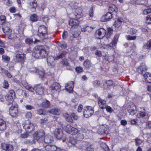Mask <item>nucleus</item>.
Masks as SVG:
<instances>
[{"instance_id": "f257e3e1", "label": "nucleus", "mask_w": 151, "mask_h": 151, "mask_svg": "<svg viewBox=\"0 0 151 151\" xmlns=\"http://www.w3.org/2000/svg\"><path fill=\"white\" fill-rule=\"evenodd\" d=\"M32 56L37 58H45L47 55L45 47L42 46H38L36 47L32 53Z\"/></svg>"}, {"instance_id": "f03ea898", "label": "nucleus", "mask_w": 151, "mask_h": 151, "mask_svg": "<svg viewBox=\"0 0 151 151\" xmlns=\"http://www.w3.org/2000/svg\"><path fill=\"white\" fill-rule=\"evenodd\" d=\"M147 69L145 64L142 63L137 68V71L139 73L142 75L144 78V80L146 82L151 83V74L148 73H146V70Z\"/></svg>"}, {"instance_id": "7ed1b4c3", "label": "nucleus", "mask_w": 151, "mask_h": 151, "mask_svg": "<svg viewBox=\"0 0 151 151\" xmlns=\"http://www.w3.org/2000/svg\"><path fill=\"white\" fill-rule=\"evenodd\" d=\"M138 111L139 113L137 115V117L140 118V122L143 123L148 121V115L147 113L146 112L145 109L143 107H139Z\"/></svg>"}, {"instance_id": "20e7f679", "label": "nucleus", "mask_w": 151, "mask_h": 151, "mask_svg": "<svg viewBox=\"0 0 151 151\" xmlns=\"http://www.w3.org/2000/svg\"><path fill=\"white\" fill-rule=\"evenodd\" d=\"M8 105H11L9 110L10 115L12 117L17 116L18 114V105L15 102H12Z\"/></svg>"}, {"instance_id": "39448f33", "label": "nucleus", "mask_w": 151, "mask_h": 151, "mask_svg": "<svg viewBox=\"0 0 151 151\" xmlns=\"http://www.w3.org/2000/svg\"><path fill=\"white\" fill-rule=\"evenodd\" d=\"M37 35L42 39L47 37V33L46 27L44 25L40 26L38 29Z\"/></svg>"}, {"instance_id": "423d86ee", "label": "nucleus", "mask_w": 151, "mask_h": 151, "mask_svg": "<svg viewBox=\"0 0 151 151\" xmlns=\"http://www.w3.org/2000/svg\"><path fill=\"white\" fill-rule=\"evenodd\" d=\"M23 125L24 128L28 132H31L34 130V125L29 120L25 121Z\"/></svg>"}, {"instance_id": "0eeeda50", "label": "nucleus", "mask_w": 151, "mask_h": 151, "mask_svg": "<svg viewBox=\"0 0 151 151\" xmlns=\"http://www.w3.org/2000/svg\"><path fill=\"white\" fill-rule=\"evenodd\" d=\"M54 134L55 137L58 139H60L63 138V142H64L65 140V137L63 133V131L61 129H55Z\"/></svg>"}, {"instance_id": "6e6552de", "label": "nucleus", "mask_w": 151, "mask_h": 151, "mask_svg": "<svg viewBox=\"0 0 151 151\" xmlns=\"http://www.w3.org/2000/svg\"><path fill=\"white\" fill-rule=\"evenodd\" d=\"M94 110L92 107L90 106H86V108L83 111L84 116L86 118L91 116L94 113Z\"/></svg>"}, {"instance_id": "1a4fd4ad", "label": "nucleus", "mask_w": 151, "mask_h": 151, "mask_svg": "<svg viewBox=\"0 0 151 151\" xmlns=\"http://www.w3.org/2000/svg\"><path fill=\"white\" fill-rule=\"evenodd\" d=\"M45 134L44 131L43 129H40L35 132L33 134V137L35 140H38L44 136Z\"/></svg>"}, {"instance_id": "9d476101", "label": "nucleus", "mask_w": 151, "mask_h": 151, "mask_svg": "<svg viewBox=\"0 0 151 151\" xmlns=\"http://www.w3.org/2000/svg\"><path fill=\"white\" fill-rule=\"evenodd\" d=\"M65 131L67 133L72 135L76 134L78 132V130L77 129L68 125H67L65 128Z\"/></svg>"}, {"instance_id": "9b49d317", "label": "nucleus", "mask_w": 151, "mask_h": 151, "mask_svg": "<svg viewBox=\"0 0 151 151\" xmlns=\"http://www.w3.org/2000/svg\"><path fill=\"white\" fill-rule=\"evenodd\" d=\"M82 9L80 7H78L75 8L73 9V14L75 16L76 18L79 19L82 16Z\"/></svg>"}, {"instance_id": "f8f14e48", "label": "nucleus", "mask_w": 151, "mask_h": 151, "mask_svg": "<svg viewBox=\"0 0 151 151\" xmlns=\"http://www.w3.org/2000/svg\"><path fill=\"white\" fill-rule=\"evenodd\" d=\"M35 91L39 95H42L44 94V88L41 84L36 85L35 86Z\"/></svg>"}, {"instance_id": "ddd939ff", "label": "nucleus", "mask_w": 151, "mask_h": 151, "mask_svg": "<svg viewBox=\"0 0 151 151\" xmlns=\"http://www.w3.org/2000/svg\"><path fill=\"white\" fill-rule=\"evenodd\" d=\"M25 59V55L24 54H16L15 56V62L23 63Z\"/></svg>"}, {"instance_id": "4468645a", "label": "nucleus", "mask_w": 151, "mask_h": 151, "mask_svg": "<svg viewBox=\"0 0 151 151\" xmlns=\"http://www.w3.org/2000/svg\"><path fill=\"white\" fill-rule=\"evenodd\" d=\"M33 70H30L31 72L37 73L39 75V77L42 79H44V76L45 73L44 70L42 68H40L38 69H37L36 68H35Z\"/></svg>"}, {"instance_id": "2eb2a0df", "label": "nucleus", "mask_w": 151, "mask_h": 151, "mask_svg": "<svg viewBox=\"0 0 151 151\" xmlns=\"http://www.w3.org/2000/svg\"><path fill=\"white\" fill-rule=\"evenodd\" d=\"M60 84L57 82L54 83L50 87V89L52 92L55 91H59L60 89Z\"/></svg>"}, {"instance_id": "dca6fc26", "label": "nucleus", "mask_w": 151, "mask_h": 151, "mask_svg": "<svg viewBox=\"0 0 151 151\" xmlns=\"http://www.w3.org/2000/svg\"><path fill=\"white\" fill-rule=\"evenodd\" d=\"M106 31L104 28H101L96 30V35L100 37L99 39L103 38L106 35Z\"/></svg>"}, {"instance_id": "f3484780", "label": "nucleus", "mask_w": 151, "mask_h": 151, "mask_svg": "<svg viewBox=\"0 0 151 151\" xmlns=\"http://www.w3.org/2000/svg\"><path fill=\"white\" fill-rule=\"evenodd\" d=\"M29 7L32 11H35L37 6V1L36 0H29Z\"/></svg>"}, {"instance_id": "a211bd4d", "label": "nucleus", "mask_w": 151, "mask_h": 151, "mask_svg": "<svg viewBox=\"0 0 151 151\" xmlns=\"http://www.w3.org/2000/svg\"><path fill=\"white\" fill-rule=\"evenodd\" d=\"M74 86L73 82L72 81H71L70 82L66 84L65 86V89L66 90L68 91L69 93H71L72 92Z\"/></svg>"}, {"instance_id": "6ab92c4d", "label": "nucleus", "mask_w": 151, "mask_h": 151, "mask_svg": "<svg viewBox=\"0 0 151 151\" xmlns=\"http://www.w3.org/2000/svg\"><path fill=\"white\" fill-rule=\"evenodd\" d=\"M79 23V21L75 19H70L69 22V24L71 27L78 26Z\"/></svg>"}, {"instance_id": "aec40b11", "label": "nucleus", "mask_w": 151, "mask_h": 151, "mask_svg": "<svg viewBox=\"0 0 151 151\" xmlns=\"http://www.w3.org/2000/svg\"><path fill=\"white\" fill-rule=\"evenodd\" d=\"M113 17V15L111 12H108L103 16L102 18H104L103 22H106L109 21Z\"/></svg>"}, {"instance_id": "412c9836", "label": "nucleus", "mask_w": 151, "mask_h": 151, "mask_svg": "<svg viewBox=\"0 0 151 151\" xmlns=\"http://www.w3.org/2000/svg\"><path fill=\"white\" fill-rule=\"evenodd\" d=\"M136 107L135 105H133L130 106V108L128 109L127 111L129 113L130 115L133 116L137 112Z\"/></svg>"}, {"instance_id": "4be33fe9", "label": "nucleus", "mask_w": 151, "mask_h": 151, "mask_svg": "<svg viewBox=\"0 0 151 151\" xmlns=\"http://www.w3.org/2000/svg\"><path fill=\"white\" fill-rule=\"evenodd\" d=\"M55 60V58H54L52 56H49L47 59V62L48 65L50 67H52L54 65V61Z\"/></svg>"}, {"instance_id": "5701e85b", "label": "nucleus", "mask_w": 151, "mask_h": 151, "mask_svg": "<svg viewBox=\"0 0 151 151\" xmlns=\"http://www.w3.org/2000/svg\"><path fill=\"white\" fill-rule=\"evenodd\" d=\"M15 98V93L14 91L13 90H10L9 91V94L8 96V101H9V99L10 100V103H12V102H13V99Z\"/></svg>"}, {"instance_id": "b1692460", "label": "nucleus", "mask_w": 151, "mask_h": 151, "mask_svg": "<svg viewBox=\"0 0 151 151\" xmlns=\"http://www.w3.org/2000/svg\"><path fill=\"white\" fill-rule=\"evenodd\" d=\"M47 151H55L56 146L54 145H47L45 147Z\"/></svg>"}, {"instance_id": "393cba45", "label": "nucleus", "mask_w": 151, "mask_h": 151, "mask_svg": "<svg viewBox=\"0 0 151 151\" xmlns=\"http://www.w3.org/2000/svg\"><path fill=\"white\" fill-rule=\"evenodd\" d=\"M6 128L5 122L3 119H0V131H4Z\"/></svg>"}, {"instance_id": "a878e982", "label": "nucleus", "mask_w": 151, "mask_h": 151, "mask_svg": "<svg viewBox=\"0 0 151 151\" xmlns=\"http://www.w3.org/2000/svg\"><path fill=\"white\" fill-rule=\"evenodd\" d=\"M53 140L52 137L50 135H46L45 136L44 139V142L46 143H49L51 142Z\"/></svg>"}, {"instance_id": "bb28decb", "label": "nucleus", "mask_w": 151, "mask_h": 151, "mask_svg": "<svg viewBox=\"0 0 151 151\" xmlns=\"http://www.w3.org/2000/svg\"><path fill=\"white\" fill-rule=\"evenodd\" d=\"M119 37V35L117 34L115 35L113 40H112L111 43V46L113 47L116 46V44L118 41V39Z\"/></svg>"}, {"instance_id": "cd10ccee", "label": "nucleus", "mask_w": 151, "mask_h": 151, "mask_svg": "<svg viewBox=\"0 0 151 151\" xmlns=\"http://www.w3.org/2000/svg\"><path fill=\"white\" fill-rule=\"evenodd\" d=\"M67 53V52L65 51H62L58 55L55 57V60H58L60 59L63 58L64 59Z\"/></svg>"}, {"instance_id": "c85d7f7f", "label": "nucleus", "mask_w": 151, "mask_h": 151, "mask_svg": "<svg viewBox=\"0 0 151 151\" xmlns=\"http://www.w3.org/2000/svg\"><path fill=\"white\" fill-rule=\"evenodd\" d=\"M41 106L45 108H50V102L47 100L43 101L40 104Z\"/></svg>"}, {"instance_id": "c756f323", "label": "nucleus", "mask_w": 151, "mask_h": 151, "mask_svg": "<svg viewBox=\"0 0 151 151\" xmlns=\"http://www.w3.org/2000/svg\"><path fill=\"white\" fill-rule=\"evenodd\" d=\"M98 104L100 108L102 109H105L106 106V102L102 99H100L99 100Z\"/></svg>"}, {"instance_id": "7c9ffc66", "label": "nucleus", "mask_w": 151, "mask_h": 151, "mask_svg": "<svg viewBox=\"0 0 151 151\" xmlns=\"http://www.w3.org/2000/svg\"><path fill=\"white\" fill-rule=\"evenodd\" d=\"M2 29L4 32L7 35L12 32V30L9 27L6 26H3Z\"/></svg>"}, {"instance_id": "2f4dec72", "label": "nucleus", "mask_w": 151, "mask_h": 151, "mask_svg": "<svg viewBox=\"0 0 151 151\" xmlns=\"http://www.w3.org/2000/svg\"><path fill=\"white\" fill-rule=\"evenodd\" d=\"M83 65L87 69H89L91 66V63L88 59H87L84 61Z\"/></svg>"}, {"instance_id": "473e14b6", "label": "nucleus", "mask_w": 151, "mask_h": 151, "mask_svg": "<svg viewBox=\"0 0 151 151\" xmlns=\"http://www.w3.org/2000/svg\"><path fill=\"white\" fill-rule=\"evenodd\" d=\"M14 49L16 50V52H19L22 53V46L19 44L16 45L15 46Z\"/></svg>"}, {"instance_id": "72a5a7b5", "label": "nucleus", "mask_w": 151, "mask_h": 151, "mask_svg": "<svg viewBox=\"0 0 151 151\" xmlns=\"http://www.w3.org/2000/svg\"><path fill=\"white\" fill-rule=\"evenodd\" d=\"M63 116L66 120L68 122H72L73 121L71 116L69 114L65 113L63 114Z\"/></svg>"}, {"instance_id": "f704fd0d", "label": "nucleus", "mask_w": 151, "mask_h": 151, "mask_svg": "<svg viewBox=\"0 0 151 151\" xmlns=\"http://www.w3.org/2000/svg\"><path fill=\"white\" fill-rule=\"evenodd\" d=\"M30 20L32 22H35L39 19V17L36 14H32L30 17Z\"/></svg>"}, {"instance_id": "c9c22d12", "label": "nucleus", "mask_w": 151, "mask_h": 151, "mask_svg": "<svg viewBox=\"0 0 151 151\" xmlns=\"http://www.w3.org/2000/svg\"><path fill=\"white\" fill-rule=\"evenodd\" d=\"M7 38L10 40H14L17 38L16 34L12 32L10 33L9 34V35H7Z\"/></svg>"}, {"instance_id": "e433bc0d", "label": "nucleus", "mask_w": 151, "mask_h": 151, "mask_svg": "<svg viewBox=\"0 0 151 151\" xmlns=\"http://www.w3.org/2000/svg\"><path fill=\"white\" fill-rule=\"evenodd\" d=\"M103 130L102 133H101V134H107L108 133V129L107 127H100L99 128V131H100V130Z\"/></svg>"}, {"instance_id": "4c0bfd02", "label": "nucleus", "mask_w": 151, "mask_h": 151, "mask_svg": "<svg viewBox=\"0 0 151 151\" xmlns=\"http://www.w3.org/2000/svg\"><path fill=\"white\" fill-rule=\"evenodd\" d=\"M58 45L61 48H66L67 46L66 43L64 41L58 42L57 43Z\"/></svg>"}, {"instance_id": "58836bf2", "label": "nucleus", "mask_w": 151, "mask_h": 151, "mask_svg": "<svg viewBox=\"0 0 151 151\" xmlns=\"http://www.w3.org/2000/svg\"><path fill=\"white\" fill-rule=\"evenodd\" d=\"M84 135L82 132L79 133L76 136V139L78 141H81L83 139Z\"/></svg>"}, {"instance_id": "ea45409f", "label": "nucleus", "mask_w": 151, "mask_h": 151, "mask_svg": "<svg viewBox=\"0 0 151 151\" xmlns=\"http://www.w3.org/2000/svg\"><path fill=\"white\" fill-rule=\"evenodd\" d=\"M93 29V28L91 27L87 26L82 28V31L84 32H90L92 31Z\"/></svg>"}, {"instance_id": "a19ab883", "label": "nucleus", "mask_w": 151, "mask_h": 151, "mask_svg": "<svg viewBox=\"0 0 151 151\" xmlns=\"http://www.w3.org/2000/svg\"><path fill=\"white\" fill-rule=\"evenodd\" d=\"M10 60V58L8 56L4 55L2 56V60L3 62L8 63Z\"/></svg>"}, {"instance_id": "79ce46f5", "label": "nucleus", "mask_w": 151, "mask_h": 151, "mask_svg": "<svg viewBox=\"0 0 151 151\" xmlns=\"http://www.w3.org/2000/svg\"><path fill=\"white\" fill-rule=\"evenodd\" d=\"M48 112L55 115H58L59 113L57 109H53L48 110Z\"/></svg>"}, {"instance_id": "37998d69", "label": "nucleus", "mask_w": 151, "mask_h": 151, "mask_svg": "<svg viewBox=\"0 0 151 151\" xmlns=\"http://www.w3.org/2000/svg\"><path fill=\"white\" fill-rule=\"evenodd\" d=\"M24 143L27 145H32L33 144H35L36 143L35 140L33 139L32 140L30 139H27L24 142Z\"/></svg>"}, {"instance_id": "c03bdc74", "label": "nucleus", "mask_w": 151, "mask_h": 151, "mask_svg": "<svg viewBox=\"0 0 151 151\" xmlns=\"http://www.w3.org/2000/svg\"><path fill=\"white\" fill-rule=\"evenodd\" d=\"M77 141L76 139H75L74 137H69V142L72 145H75L77 143Z\"/></svg>"}, {"instance_id": "a18cd8bd", "label": "nucleus", "mask_w": 151, "mask_h": 151, "mask_svg": "<svg viewBox=\"0 0 151 151\" xmlns=\"http://www.w3.org/2000/svg\"><path fill=\"white\" fill-rule=\"evenodd\" d=\"M113 29L111 28H108V32L106 35V37L107 39L109 38L113 32Z\"/></svg>"}, {"instance_id": "49530a36", "label": "nucleus", "mask_w": 151, "mask_h": 151, "mask_svg": "<svg viewBox=\"0 0 151 151\" xmlns=\"http://www.w3.org/2000/svg\"><path fill=\"white\" fill-rule=\"evenodd\" d=\"M122 21L120 19H117V20L115 21L114 25L115 27H118L121 24Z\"/></svg>"}, {"instance_id": "de8ad7c7", "label": "nucleus", "mask_w": 151, "mask_h": 151, "mask_svg": "<svg viewBox=\"0 0 151 151\" xmlns=\"http://www.w3.org/2000/svg\"><path fill=\"white\" fill-rule=\"evenodd\" d=\"M92 83L94 87H98L100 84V81L99 80H95Z\"/></svg>"}, {"instance_id": "09e8293b", "label": "nucleus", "mask_w": 151, "mask_h": 151, "mask_svg": "<svg viewBox=\"0 0 151 151\" xmlns=\"http://www.w3.org/2000/svg\"><path fill=\"white\" fill-rule=\"evenodd\" d=\"M6 21V17L5 16L1 15L0 16V24H3Z\"/></svg>"}, {"instance_id": "8fccbe9b", "label": "nucleus", "mask_w": 151, "mask_h": 151, "mask_svg": "<svg viewBox=\"0 0 151 151\" xmlns=\"http://www.w3.org/2000/svg\"><path fill=\"white\" fill-rule=\"evenodd\" d=\"M109 9L112 11L115 12H117L118 11V8L114 5H112L109 7Z\"/></svg>"}, {"instance_id": "3c124183", "label": "nucleus", "mask_w": 151, "mask_h": 151, "mask_svg": "<svg viewBox=\"0 0 151 151\" xmlns=\"http://www.w3.org/2000/svg\"><path fill=\"white\" fill-rule=\"evenodd\" d=\"M151 48V46L149 42H147L146 44L144 45L143 47V48L144 50L149 49Z\"/></svg>"}, {"instance_id": "603ef678", "label": "nucleus", "mask_w": 151, "mask_h": 151, "mask_svg": "<svg viewBox=\"0 0 151 151\" xmlns=\"http://www.w3.org/2000/svg\"><path fill=\"white\" fill-rule=\"evenodd\" d=\"M126 39L129 40H134L136 39V36H131L129 35H127L126 36Z\"/></svg>"}, {"instance_id": "864d4df0", "label": "nucleus", "mask_w": 151, "mask_h": 151, "mask_svg": "<svg viewBox=\"0 0 151 151\" xmlns=\"http://www.w3.org/2000/svg\"><path fill=\"white\" fill-rule=\"evenodd\" d=\"M146 23L148 24H151V15H149L146 17Z\"/></svg>"}, {"instance_id": "5fc2aeb1", "label": "nucleus", "mask_w": 151, "mask_h": 151, "mask_svg": "<svg viewBox=\"0 0 151 151\" xmlns=\"http://www.w3.org/2000/svg\"><path fill=\"white\" fill-rule=\"evenodd\" d=\"M151 12V8L143 10V14L144 15H146Z\"/></svg>"}, {"instance_id": "6e6d98bb", "label": "nucleus", "mask_w": 151, "mask_h": 151, "mask_svg": "<svg viewBox=\"0 0 151 151\" xmlns=\"http://www.w3.org/2000/svg\"><path fill=\"white\" fill-rule=\"evenodd\" d=\"M136 142V145L137 146L140 145L142 142V140L137 138L135 139Z\"/></svg>"}, {"instance_id": "4d7b16f0", "label": "nucleus", "mask_w": 151, "mask_h": 151, "mask_svg": "<svg viewBox=\"0 0 151 151\" xmlns=\"http://www.w3.org/2000/svg\"><path fill=\"white\" fill-rule=\"evenodd\" d=\"M85 151H94V149L92 145H91L86 147Z\"/></svg>"}, {"instance_id": "13d9d810", "label": "nucleus", "mask_w": 151, "mask_h": 151, "mask_svg": "<svg viewBox=\"0 0 151 151\" xmlns=\"http://www.w3.org/2000/svg\"><path fill=\"white\" fill-rule=\"evenodd\" d=\"M3 87L5 88H7L9 87V85L8 81L6 80H4L3 83Z\"/></svg>"}, {"instance_id": "bf43d9fd", "label": "nucleus", "mask_w": 151, "mask_h": 151, "mask_svg": "<svg viewBox=\"0 0 151 151\" xmlns=\"http://www.w3.org/2000/svg\"><path fill=\"white\" fill-rule=\"evenodd\" d=\"M37 114L39 115H45V113L43 112V110L42 109H40L37 110Z\"/></svg>"}, {"instance_id": "052dcab7", "label": "nucleus", "mask_w": 151, "mask_h": 151, "mask_svg": "<svg viewBox=\"0 0 151 151\" xmlns=\"http://www.w3.org/2000/svg\"><path fill=\"white\" fill-rule=\"evenodd\" d=\"M29 135V134L26 132L23 134H21L20 135V137L22 138H27Z\"/></svg>"}, {"instance_id": "680f3d73", "label": "nucleus", "mask_w": 151, "mask_h": 151, "mask_svg": "<svg viewBox=\"0 0 151 151\" xmlns=\"http://www.w3.org/2000/svg\"><path fill=\"white\" fill-rule=\"evenodd\" d=\"M89 15L91 17L93 15V7H91L88 13Z\"/></svg>"}, {"instance_id": "e2e57ef3", "label": "nucleus", "mask_w": 151, "mask_h": 151, "mask_svg": "<svg viewBox=\"0 0 151 151\" xmlns=\"http://www.w3.org/2000/svg\"><path fill=\"white\" fill-rule=\"evenodd\" d=\"M76 71L78 73H80L83 71V68L81 67H76L75 68Z\"/></svg>"}, {"instance_id": "0e129e2a", "label": "nucleus", "mask_w": 151, "mask_h": 151, "mask_svg": "<svg viewBox=\"0 0 151 151\" xmlns=\"http://www.w3.org/2000/svg\"><path fill=\"white\" fill-rule=\"evenodd\" d=\"M26 43L28 44H30L33 43L32 39L27 38L25 40Z\"/></svg>"}, {"instance_id": "69168bd1", "label": "nucleus", "mask_w": 151, "mask_h": 151, "mask_svg": "<svg viewBox=\"0 0 151 151\" xmlns=\"http://www.w3.org/2000/svg\"><path fill=\"white\" fill-rule=\"evenodd\" d=\"M47 121V118H45L44 119H41L40 120V123L42 124H44L46 123Z\"/></svg>"}, {"instance_id": "338daca9", "label": "nucleus", "mask_w": 151, "mask_h": 151, "mask_svg": "<svg viewBox=\"0 0 151 151\" xmlns=\"http://www.w3.org/2000/svg\"><path fill=\"white\" fill-rule=\"evenodd\" d=\"M105 108H106L107 111L109 112L110 113L112 112L113 111V109L110 106H106Z\"/></svg>"}, {"instance_id": "774afa93", "label": "nucleus", "mask_w": 151, "mask_h": 151, "mask_svg": "<svg viewBox=\"0 0 151 151\" xmlns=\"http://www.w3.org/2000/svg\"><path fill=\"white\" fill-rule=\"evenodd\" d=\"M26 88L27 89H28L32 92H33L35 90V87L33 88L31 86H27Z\"/></svg>"}]
</instances>
